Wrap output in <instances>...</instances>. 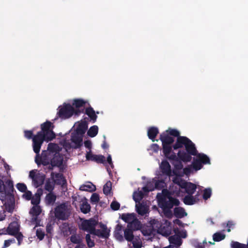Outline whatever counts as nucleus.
<instances>
[{
	"mask_svg": "<svg viewBox=\"0 0 248 248\" xmlns=\"http://www.w3.org/2000/svg\"><path fill=\"white\" fill-rule=\"evenodd\" d=\"M157 199L159 207L162 209L163 212L167 217L172 216L171 209L174 205L178 206L180 204L178 199L171 196H169L167 200V197L164 195H157Z\"/></svg>",
	"mask_w": 248,
	"mask_h": 248,
	"instance_id": "nucleus-1",
	"label": "nucleus"
},
{
	"mask_svg": "<svg viewBox=\"0 0 248 248\" xmlns=\"http://www.w3.org/2000/svg\"><path fill=\"white\" fill-rule=\"evenodd\" d=\"M83 112V109L82 110L75 109L70 104L64 103L62 106L59 107L57 115L62 119H66L71 117L73 114L78 115Z\"/></svg>",
	"mask_w": 248,
	"mask_h": 248,
	"instance_id": "nucleus-2",
	"label": "nucleus"
},
{
	"mask_svg": "<svg viewBox=\"0 0 248 248\" xmlns=\"http://www.w3.org/2000/svg\"><path fill=\"white\" fill-rule=\"evenodd\" d=\"M55 217L59 220H66L69 216L67 205L62 203L57 206L54 209Z\"/></svg>",
	"mask_w": 248,
	"mask_h": 248,
	"instance_id": "nucleus-3",
	"label": "nucleus"
},
{
	"mask_svg": "<svg viewBox=\"0 0 248 248\" xmlns=\"http://www.w3.org/2000/svg\"><path fill=\"white\" fill-rule=\"evenodd\" d=\"M37 170H32L30 171L29 177L32 179V185L36 188L42 186L45 179V175L41 173H36Z\"/></svg>",
	"mask_w": 248,
	"mask_h": 248,
	"instance_id": "nucleus-4",
	"label": "nucleus"
},
{
	"mask_svg": "<svg viewBox=\"0 0 248 248\" xmlns=\"http://www.w3.org/2000/svg\"><path fill=\"white\" fill-rule=\"evenodd\" d=\"M170 160L172 161L171 163L174 166V169L172 170L173 174L176 176H183V175L179 172V170L183 168V165L182 162L183 161L178 159L176 154L173 152L170 157Z\"/></svg>",
	"mask_w": 248,
	"mask_h": 248,
	"instance_id": "nucleus-5",
	"label": "nucleus"
},
{
	"mask_svg": "<svg viewBox=\"0 0 248 248\" xmlns=\"http://www.w3.org/2000/svg\"><path fill=\"white\" fill-rule=\"evenodd\" d=\"M97 224V221L94 219H85L81 222L80 229L92 234L94 232Z\"/></svg>",
	"mask_w": 248,
	"mask_h": 248,
	"instance_id": "nucleus-6",
	"label": "nucleus"
},
{
	"mask_svg": "<svg viewBox=\"0 0 248 248\" xmlns=\"http://www.w3.org/2000/svg\"><path fill=\"white\" fill-rule=\"evenodd\" d=\"M43 140L37 134L32 138V147L36 154L39 153L41 147L44 142Z\"/></svg>",
	"mask_w": 248,
	"mask_h": 248,
	"instance_id": "nucleus-7",
	"label": "nucleus"
},
{
	"mask_svg": "<svg viewBox=\"0 0 248 248\" xmlns=\"http://www.w3.org/2000/svg\"><path fill=\"white\" fill-rule=\"evenodd\" d=\"M50 175L51 178L53 179V183L57 185L63 186L66 184V180L62 173H55L54 172H52Z\"/></svg>",
	"mask_w": 248,
	"mask_h": 248,
	"instance_id": "nucleus-8",
	"label": "nucleus"
},
{
	"mask_svg": "<svg viewBox=\"0 0 248 248\" xmlns=\"http://www.w3.org/2000/svg\"><path fill=\"white\" fill-rule=\"evenodd\" d=\"M37 134L40 136L44 141L47 142L51 141L56 138L55 133L53 130L47 131L46 132H38Z\"/></svg>",
	"mask_w": 248,
	"mask_h": 248,
	"instance_id": "nucleus-9",
	"label": "nucleus"
},
{
	"mask_svg": "<svg viewBox=\"0 0 248 248\" xmlns=\"http://www.w3.org/2000/svg\"><path fill=\"white\" fill-rule=\"evenodd\" d=\"M87 160L94 161L97 163H104L105 161V158L102 155H93L90 152L87 153L86 155Z\"/></svg>",
	"mask_w": 248,
	"mask_h": 248,
	"instance_id": "nucleus-10",
	"label": "nucleus"
},
{
	"mask_svg": "<svg viewBox=\"0 0 248 248\" xmlns=\"http://www.w3.org/2000/svg\"><path fill=\"white\" fill-rule=\"evenodd\" d=\"M162 172L168 176L172 175V171L171 170V167L168 161L163 160L160 165Z\"/></svg>",
	"mask_w": 248,
	"mask_h": 248,
	"instance_id": "nucleus-11",
	"label": "nucleus"
},
{
	"mask_svg": "<svg viewBox=\"0 0 248 248\" xmlns=\"http://www.w3.org/2000/svg\"><path fill=\"white\" fill-rule=\"evenodd\" d=\"M7 234L11 235H14L19 232V225L16 222H11L6 230Z\"/></svg>",
	"mask_w": 248,
	"mask_h": 248,
	"instance_id": "nucleus-12",
	"label": "nucleus"
},
{
	"mask_svg": "<svg viewBox=\"0 0 248 248\" xmlns=\"http://www.w3.org/2000/svg\"><path fill=\"white\" fill-rule=\"evenodd\" d=\"M189 139L184 136H179L177 138V140L175 144L173 145L174 150H177L179 148L185 146L187 142L188 141Z\"/></svg>",
	"mask_w": 248,
	"mask_h": 248,
	"instance_id": "nucleus-13",
	"label": "nucleus"
},
{
	"mask_svg": "<svg viewBox=\"0 0 248 248\" xmlns=\"http://www.w3.org/2000/svg\"><path fill=\"white\" fill-rule=\"evenodd\" d=\"M159 139L162 142V145H172L174 141L173 138L169 136L165 132L160 135Z\"/></svg>",
	"mask_w": 248,
	"mask_h": 248,
	"instance_id": "nucleus-14",
	"label": "nucleus"
},
{
	"mask_svg": "<svg viewBox=\"0 0 248 248\" xmlns=\"http://www.w3.org/2000/svg\"><path fill=\"white\" fill-rule=\"evenodd\" d=\"M192 155L185 150H180L177 154V157L184 162H188L191 160Z\"/></svg>",
	"mask_w": 248,
	"mask_h": 248,
	"instance_id": "nucleus-15",
	"label": "nucleus"
},
{
	"mask_svg": "<svg viewBox=\"0 0 248 248\" xmlns=\"http://www.w3.org/2000/svg\"><path fill=\"white\" fill-rule=\"evenodd\" d=\"M185 149L186 152L192 155H196L198 154V151L196 149L195 144L192 142L190 140H188L185 145Z\"/></svg>",
	"mask_w": 248,
	"mask_h": 248,
	"instance_id": "nucleus-16",
	"label": "nucleus"
},
{
	"mask_svg": "<svg viewBox=\"0 0 248 248\" xmlns=\"http://www.w3.org/2000/svg\"><path fill=\"white\" fill-rule=\"evenodd\" d=\"M88 124L86 121H81L76 128L77 134L83 136L88 129Z\"/></svg>",
	"mask_w": 248,
	"mask_h": 248,
	"instance_id": "nucleus-17",
	"label": "nucleus"
},
{
	"mask_svg": "<svg viewBox=\"0 0 248 248\" xmlns=\"http://www.w3.org/2000/svg\"><path fill=\"white\" fill-rule=\"evenodd\" d=\"M63 157L59 153H55L53 155V157L51 159L50 162L55 167H60L63 163Z\"/></svg>",
	"mask_w": 248,
	"mask_h": 248,
	"instance_id": "nucleus-18",
	"label": "nucleus"
},
{
	"mask_svg": "<svg viewBox=\"0 0 248 248\" xmlns=\"http://www.w3.org/2000/svg\"><path fill=\"white\" fill-rule=\"evenodd\" d=\"M82 136L80 135V134H77V133L76 134H72L71 140L75 144V148H79L82 146Z\"/></svg>",
	"mask_w": 248,
	"mask_h": 248,
	"instance_id": "nucleus-19",
	"label": "nucleus"
},
{
	"mask_svg": "<svg viewBox=\"0 0 248 248\" xmlns=\"http://www.w3.org/2000/svg\"><path fill=\"white\" fill-rule=\"evenodd\" d=\"M158 133V129L155 126L149 127L147 131L148 137L149 139L152 140L153 142L155 141V138Z\"/></svg>",
	"mask_w": 248,
	"mask_h": 248,
	"instance_id": "nucleus-20",
	"label": "nucleus"
},
{
	"mask_svg": "<svg viewBox=\"0 0 248 248\" xmlns=\"http://www.w3.org/2000/svg\"><path fill=\"white\" fill-rule=\"evenodd\" d=\"M127 228H129L133 231H137L141 228V224L140 221L136 217L132 221L127 224Z\"/></svg>",
	"mask_w": 248,
	"mask_h": 248,
	"instance_id": "nucleus-21",
	"label": "nucleus"
},
{
	"mask_svg": "<svg viewBox=\"0 0 248 248\" xmlns=\"http://www.w3.org/2000/svg\"><path fill=\"white\" fill-rule=\"evenodd\" d=\"M173 214L178 218H182L187 216L185 209L181 207H175L173 210Z\"/></svg>",
	"mask_w": 248,
	"mask_h": 248,
	"instance_id": "nucleus-22",
	"label": "nucleus"
},
{
	"mask_svg": "<svg viewBox=\"0 0 248 248\" xmlns=\"http://www.w3.org/2000/svg\"><path fill=\"white\" fill-rule=\"evenodd\" d=\"M169 240L170 244L174 245L177 248L179 247L182 244L180 237L176 235L170 236Z\"/></svg>",
	"mask_w": 248,
	"mask_h": 248,
	"instance_id": "nucleus-23",
	"label": "nucleus"
},
{
	"mask_svg": "<svg viewBox=\"0 0 248 248\" xmlns=\"http://www.w3.org/2000/svg\"><path fill=\"white\" fill-rule=\"evenodd\" d=\"M170 229L169 225L167 224H161V227L158 230V233L162 234L163 236H168L170 234Z\"/></svg>",
	"mask_w": 248,
	"mask_h": 248,
	"instance_id": "nucleus-24",
	"label": "nucleus"
},
{
	"mask_svg": "<svg viewBox=\"0 0 248 248\" xmlns=\"http://www.w3.org/2000/svg\"><path fill=\"white\" fill-rule=\"evenodd\" d=\"M85 114L90 118L93 123H95L96 121L97 116L96 115L95 111L91 107L87 108L85 109Z\"/></svg>",
	"mask_w": 248,
	"mask_h": 248,
	"instance_id": "nucleus-25",
	"label": "nucleus"
},
{
	"mask_svg": "<svg viewBox=\"0 0 248 248\" xmlns=\"http://www.w3.org/2000/svg\"><path fill=\"white\" fill-rule=\"evenodd\" d=\"M149 223L154 231L158 232L162 223L156 219H153L150 221Z\"/></svg>",
	"mask_w": 248,
	"mask_h": 248,
	"instance_id": "nucleus-26",
	"label": "nucleus"
},
{
	"mask_svg": "<svg viewBox=\"0 0 248 248\" xmlns=\"http://www.w3.org/2000/svg\"><path fill=\"white\" fill-rule=\"evenodd\" d=\"M173 146L172 145H163L162 151L165 156L170 160V157L171 156L172 152V148Z\"/></svg>",
	"mask_w": 248,
	"mask_h": 248,
	"instance_id": "nucleus-27",
	"label": "nucleus"
},
{
	"mask_svg": "<svg viewBox=\"0 0 248 248\" xmlns=\"http://www.w3.org/2000/svg\"><path fill=\"white\" fill-rule=\"evenodd\" d=\"M133 231V230L127 227L124 230V237L127 241L131 242L134 239Z\"/></svg>",
	"mask_w": 248,
	"mask_h": 248,
	"instance_id": "nucleus-28",
	"label": "nucleus"
},
{
	"mask_svg": "<svg viewBox=\"0 0 248 248\" xmlns=\"http://www.w3.org/2000/svg\"><path fill=\"white\" fill-rule=\"evenodd\" d=\"M54 126L53 124L50 121H46L41 125V130L40 132H46L53 130Z\"/></svg>",
	"mask_w": 248,
	"mask_h": 248,
	"instance_id": "nucleus-29",
	"label": "nucleus"
},
{
	"mask_svg": "<svg viewBox=\"0 0 248 248\" xmlns=\"http://www.w3.org/2000/svg\"><path fill=\"white\" fill-rule=\"evenodd\" d=\"M92 234L103 238H108L109 235V232L106 230H100L95 229L94 232Z\"/></svg>",
	"mask_w": 248,
	"mask_h": 248,
	"instance_id": "nucleus-30",
	"label": "nucleus"
},
{
	"mask_svg": "<svg viewBox=\"0 0 248 248\" xmlns=\"http://www.w3.org/2000/svg\"><path fill=\"white\" fill-rule=\"evenodd\" d=\"M79 190L81 191L93 192L96 190V187L92 183H89L88 185L81 186L79 187Z\"/></svg>",
	"mask_w": 248,
	"mask_h": 248,
	"instance_id": "nucleus-31",
	"label": "nucleus"
},
{
	"mask_svg": "<svg viewBox=\"0 0 248 248\" xmlns=\"http://www.w3.org/2000/svg\"><path fill=\"white\" fill-rule=\"evenodd\" d=\"M197 188L196 185L194 184H193L191 182H188L187 185L186 187L185 188L186 192L188 194V195H192L194 193L196 189Z\"/></svg>",
	"mask_w": 248,
	"mask_h": 248,
	"instance_id": "nucleus-32",
	"label": "nucleus"
},
{
	"mask_svg": "<svg viewBox=\"0 0 248 248\" xmlns=\"http://www.w3.org/2000/svg\"><path fill=\"white\" fill-rule=\"evenodd\" d=\"M135 214L134 213L132 214H123L121 216V218L125 222L129 224L131 221H132L135 218H136Z\"/></svg>",
	"mask_w": 248,
	"mask_h": 248,
	"instance_id": "nucleus-33",
	"label": "nucleus"
},
{
	"mask_svg": "<svg viewBox=\"0 0 248 248\" xmlns=\"http://www.w3.org/2000/svg\"><path fill=\"white\" fill-rule=\"evenodd\" d=\"M197 157L200 160L202 165L203 164H210V160L209 157L204 154H197L196 155Z\"/></svg>",
	"mask_w": 248,
	"mask_h": 248,
	"instance_id": "nucleus-34",
	"label": "nucleus"
},
{
	"mask_svg": "<svg viewBox=\"0 0 248 248\" xmlns=\"http://www.w3.org/2000/svg\"><path fill=\"white\" fill-rule=\"evenodd\" d=\"M183 202L186 205H193L196 202V200L192 195H187L184 197Z\"/></svg>",
	"mask_w": 248,
	"mask_h": 248,
	"instance_id": "nucleus-35",
	"label": "nucleus"
},
{
	"mask_svg": "<svg viewBox=\"0 0 248 248\" xmlns=\"http://www.w3.org/2000/svg\"><path fill=\"white\" fill-rule=\"evenodd\" d=\"M136 211L140 215L144 216L147 212L146 207L142 203H139V205H136Z\"/></svg>",
	"mask_w": 248,
	"mask_h": 248,
	"instance_id": "nucleus-36",
	"label": "nucleus"
},
{
	"mask_svg": "<svg viewBox=\"0 0 248 248\" xmlns=\"http://www.w3.org/2000/svg\"><path fill=\"white\" fill-rule=\"evenodd\" d=\"M47 150L49 154H55V153H58L59 146L54 143H49L48 144Z\"/></svg>",
	"mask_w": 248,
	"mask_h": 248,
	"instance_id": "nucleus-37",
	"label": "nucleus"
},
{
	"mask_svg": "<svg viewBox=\"0 0 248 248\" xmlns=\"http://www.w3.org/2000/svg\"><path fill=\"white\" fill-rule=\"evenodd\" d=\"M56 200V196L52 192H49L46 197V202L47 204H53Z\"/></svg>",
	"mask_w": 248,
	"mask_h": 248,
	"instance_id": "nucleus-38",
	"label": "nucleus"
},
{
	"mask_svg": "<svg viewBox=\"0 0 248 248\" xmlns=\"http://www.w3.org/2000/svg\"><path fill=\"white\" fill-rule=\"evenodd\" d=\"M6 190L4 191L5 193L7 194H10L11 192H13L14 188L13 182L11 180H7L5 181Z\"/></svg>",
	"mask_w": 248,
	"mask_h": 248,
	"instance_id": "nucleus-39",
	"label": "nucleus"
},
{
	"mask_svg": "<svg viewBox=\"0 0 248 248\" xmlns=\"http://www.w3.org/2000/svg\"><path fill=\"white\" fill-rule=\"evenodd\" d=\"M98 128L97 125H93L91 126L87 132V135L93 138L96 136L98 133Z\"/></svg>",
	"mask_w": 248,
	"mask_h": 248,
	"instance_id": "nucleus-40",
	"label": "nucleus"
},
{
	"mask_svg": "<svg viewBox=\"0 0 248 248\" xmlns=\"http://www.w3.org/2000/svg\"><path fill=\"white\" fill-rule=\"evenodd\" d=\"M85 101L81 99H74L73 102V106L76 107V109H79L80 108L84 107L85 105Z\"/></svg>",
	"mask_w": 248,
	"mask_h": 248,
	"instance_id": "nucleus-41",
	"label": "nucleus"
},
{
	"mask_svg": "<svg viewBox=\"0 0 248 248\" xmlns=\"http://www.w3.org/2000/svg\"><path fill=\"white\" fill-rule=\"evenodd\" d=\"M42 210L39 206H33L30 211L31 216H38L41 213Z\"/></svg>",
	"mask_w": 248,
	"mask_h": 248,
	"instance_id": "nucleus-42",
	"label": "nucleus"
},
{
	"mask_svg": "<svg viewBox=\"0 0 248 248\" xmlns=\"http://www.w3.org/2000/svg\"><path fill=\"white\" fill-rule=\"evenodd\" d=\"M191 166L195 170L197 171L201 170L202 168L203 165L201 163L200 160L197 157V159H194Z\"/></svg>",
	"mask_w": 248,
	"mask_h": 248,
	"instance_id": "nucleus-43",
	"label": "nucleus"
},
{
	"mask_svg": "<svg viewBox=\"0 0 248 248\" xmlns=\"http://www.w3.org/2000/svg\"><path fill=\"white\" fill-rule=\"evenodd\" d=\"M112 183L110 181H108L103 186V193L106 195H108L110 193L111 190Z\"/></svg>",
	"mask_w": 248,
	"mask_h": 248,
	"instance_id": "nucleus-44",
	"label": "nucleus"
},
{
	"mask_svg": "<svg viewBox=\"0 0 248 248\" xmlns=\"http://www.w3.org/2000/svg\"><path fill=\"white\" fill-rule=\"evenodd\" d=\"M80 210L83 213L87 214L90 211L91 206L86 201L84 202L81 204Z\"/></svg>",
	"mask_w": 248,
	"mask_h": 248,
	"instance_id": "nucleus-45",
	"label": "nucleus"
},
{
	"mask_svg": "<svg viewBox=\"0 0 248 248\" xmlns=\"http://www.w3.org/2000/svg\"><path fill=\"white\" fill-rule=\"evenodd\" d=\"M225 238V235L220 232H217L213 235V240L215 242H219Z\"/></svg>",
	"mask_w": 248,
	"mask_h": 248,
	"instance_id": "nucleus-46",
	"label": "nucleus"
},
{
	"mask_svg": "<svg viewBox=\"0 0 248 248\" xmlns=\"http://www.w3.org/2000/svg\"><path fill=\"white\" fill-rule=\"evenodd\" d=\"M165 132L167 133L169 136H172L177 138L180 136V132L175 129L169 128L168 130H166Z\"/></svg>",
	"mask_w": 248,
	"mask_h": 248,
	"instance_id": "nucleus-47",
	"label": "nucleus"
},
{
	"mask_svg": "<svg viewBox=\"0 0 248 248\" xmlns=\"http://www.w3.org/2000/svg\"><path fill=\"white\" fill-rule=\"evenodd\" d=\"M35 162L38 166L43 165L44 166H47L50 163L48 159L46 158L37 159V158H35Z\"/></svg>",
	"mask_w": 248,
	"mask_h": 248,
	"instance_id": "nucleus-48",
	"label": "nucleus"
},
{
	"mask_svg": "<svg viewBox=\"0 0 248 248\" xmlns=\"http://www.w3.org/2000/svg\"><path fill=\"white\" fill-rule=\"evenodd\" d=\"M54 184L50 180H47L45 186V189L49 192H52L54 188Z\"/></svg>",
	"mask_w": 248,
	"mask_h": 248,
	"instance_id": "nucleus-49",
	"label": "nucleus"
},
{
	"mask_svg": "<svg viewBox=\"0 0 248 248\" xmlns=\"http://www.w3.org/2000/svg\"><path fill=\"white\" fill-rule=\"evenodd\" d=\"M70 241L72 243L78 245H80L82 244V239L79 236H78L76 234H73L71 236Z\"/></svg>",
	"mask_w": 248,
	"mask_h": 248,
	"instance_id": "nucleus-50",
	"label": "nucleus"
},
{
	"mask_svg": "<svg viewBox=\"0 0 248 248\" xmlns=\"http://www.w3.org/2000/svg\"><path fill=\"white\" fill-rule=\"evenodd\" d=\"M155 232L153 228L150 226L142 229V232L144 235L150 236L154 233Z\"/></svg>",
	"mask_w": 248,
	"mask_h": 248,
	"instance_id": "nucleus-51",
	"label": "nucleus"
},
{
	"mask_svg": "<svg viewBox=\"0 0 248 248\" xmlns=\"http://www.w3.org/2000/svg\"><path fill=\"white\" fill-rule=\"evenodd\" d=\"M231 245L232 248H247L248 247L247 244H242L237 241H232Z\"/></svg>",
	"mask_w": 248,
	"mask_h": 248,
	"instance_id": "nucleus-52",
	"label": "nucleus"
},
{
	"mask_svg": "<svg viewBox=\"0 0 248 248\" xmlns=\"http://www.w3.org/2000/svg\"><path fill=\"white\" fill-rule=\"evenodd\" d=\"M50 154H49L47 150H44L42 152L41 155H40L39 153H38V154L36 155L35 158H37V159H48V156L50 155Z\"/></svg>",
	"mask_w": 248,
	"mask_h": 248,
	"instance_id": "nucleus-53",
	"label": "nucleus"
},
{
	"mask_svg": "<svg viewBox=\"0 0 248 248\" xmlns=\"http://www.w3.org/2000/svg\"><path fill=\"white\" fill-rule=\"evenodd\" d=\"M31 200V203L34 206H38L40 202V196L39 194H36L35 196L32 197Z\"/></svg>",
	"mask_w": 248,
	"mask_h": 248,
	"instance_id": "nucleus-54",
	"label": "nucleus"
},
{
	"mask_svg": "<svg viewBox=\"0 0 248 248\" xmlns=\"http://www.w3.org/2000/svg\"><path fill=\"white\" fill-rule=\"evenodd\" d=\"M133 246L135 248H140L141 247V241L139 238H134V239L131 241Z\"/></svg>",
	"mask_w": 248,
	"mask_h": 248,
	"instance_id": "nucleus-55",
	"label": "nucleus"
},
{
	"mask_svg": "<svg viewBox=\"0 0 248 248\" xmlns=\"http://www.w3.org/2000/svg\"><path fill=\"white\" fill-rule=\"evenodd\" d=\"M86 241L88 247L90 248H93L94 246V242L91 238V236L89 234H87L85 236Z\"/></svg>",
	"mask_w": 248,
	"mask_h": 248,
	"instance_id": "nucleus-56",
	"label": "nucleus"
},
{
	"mask_svg": "<svg viewBox=\"0 0 248 248\" xmlns=\"http://www.w3.org/2000/svg\"><path fill=\"white\" fill-rule=\"evenodd\" d=\"M211 194H212V190H211V188H208L205 189L204 190L203 195H202L203 199L205 200H207V199L210 198V197L211 196Z\"/></svg>",
	"mask_w": 248,
	"mask_h": 248,
	"instance_id": "nucleus-57",
	"label": "nucleus"
},
{
	"mask_svg": "<svg viewBox=\"0 0 248 248\" xmlns=\"http://www.w3.org/2000/svg\"><path fill=\"white\" fill-rule=\"evenodd\" d=\"M16 186L17 189L21 192H24L27 190V186L24 183H17Z\"/></svg>",
	"mask_w": 248,
	"mask_h": 248,
	"instance_id": "nucleus-58",
	"label": "nucleus"
},
{
	"mask_svg": "<svg viewBox=\"0 0 248 248\" xmlns=\"http://www.w3.org/2000/svg\"><path fill=\"white\" fill-rule=\"evenodd\" d=\"M31 222L32 224H35V227L40 226L41 220L38 218V216H32Z\"/></svg>",
	"mask_w": 248,
	"mask_h": 248,
	"instance_id": "nucleus-59",
	"label": "nucleus"
},
{
	"mask_svg": "<svg viewBox=\"0 0 248 248\" xmlns=\"http://www.w3.org/2000/svg\"><path fill=\"white\" fill-rule=\"evenodd\" d=\"M99 201V196L98 194L94 193L91 197V202L92 203H96Z\"/></svg>",
	"mask_w": 248,
	"mask_h": 248,
	"instance_id": "nucleus-60",
	"label": "nucleus"
},
{
	"mask_svg": "<svg viewBox=\"0 0 248 248\" xmlns=\"http://www.w3.org/2000/svg\"><path fill=\"white\" fill-rule=\"evenodd\" d=\"M120 203L115 201H112L110 204V207L114 211L118 210L120 209Z\"/></svg>",
	"mask_w": 248,
	"mask_h": 248,
	"instance_id": "nucleus-61",
	"label": "nucleus"
},
{
	"mask_svg": "<svg viewBox=\"0 0 248 248\" xmlns=\"http://www.w3.org/2000/svg\"><path fill=\"white\" fill-rule=\"evenodd\" d=\"M36 234L37 238L40 240H43L45 236V233L44 232L42 231L41 229H38L36 230Z\"/></svg>",
	"mask_w": 248,
	"mask_h": 248,
	"instance_id": "nucleus-62",
	"label": "nucleus"
},
{
	"mask_svg": "<svg viewBox=\"0 0 248 248\" xmlns=\"http://www.w3.org/2000/svg\"><path fill=\"white\" fill-rule=\"evenodd\" d=\"M18 241V245L19 246L21 245L22 241L23 240V235L21 232H18L17 233H16L14 235Z\"/></svg>",
	"mask_w": 248,
	"mask_h": 248,
	"instance_id": "nucleus-63",
	"label": "nucleus"
},
{
	"mask_svg": "<svg viewBox=\"0 0 248 248\" xmlns=\"http://www.w3.org/2000/svg\"><path fill=\"white\" fill-rule=\"evenodd\" d=\"M205 244H207V242L205 240H204L202 243H195L194 246L196 248H205Z\"/></svg>",
	"mask_w": 248,
	"mask_h": 248,
	"instance_id": "nucleus-64",
	"label": "nucleus"
}]
</instances>
